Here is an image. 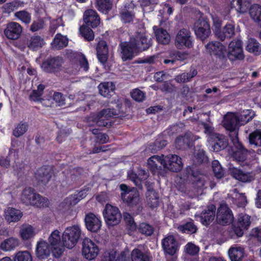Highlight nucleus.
Masks as SVG:
<instances>
[{"mask_svg": "<svg viewBox=\"0 0 261 261\" xmlns=\"http://www.w3.org/2000/svg\"><path fill=\"white\" fill-rule=\"evenodd\" d=\"M123 218L126 223L128 226L129 229L134 231L136 230L137 228V225L135 222H134L133 218L132 216L128 213H125L123 214Z\"/></svg>", "mask_w": 261, "mask_h": 261, "instance_id": "61", "label": "nucleus"}, {"mask_svg": "<svg viewBox=\"0 0 261 261\" xmlns=\"http://www.w3.org/2000/svg\"><path fill=\"white\" fill-rule=\"evenodd\" d=\"M248 139L250 144L257 148L258 153L261 154V130L257 129L250 133Z\"/></svg>", "mask_w": 261, "mask_h": 261, "instance_id": "29", "label": "nucleus"}, {"mask_svg": "<svg viewBox=\"0 0 261 261\" xmlns=\"http://www.w3.org/2000/svg\"><path fill=\"white\" fill-rule=\"evenodd\" d=\"M123 202L134 210L140 211L142 210V203L139 192L135 189L127 193L121 194Z\"/></svg>", "mask_w": 261, "mask_h": 261, "instance_id": "9", "label": "nucleus"}, {"mask_svg": "<svg viewBox=\"0 0 261 261\" xmlns=\"http://www.w3.org/2000/svg\"><path fill=\"white\" fill-rule=\"evenodd\" d=\"M249 14L251 19L258 25H261V6L253 5L249 9Z\"/></svg>", "mask_w": 261, "mask_h": 261, "instance_id": "41", "label": "nucleus"}, {"mask_svg": "<svg viewBox=\"0 0 261 261\" xmlns=\"http://www.w3.org/2000/svg\"><path fill=\"white\" fill-rule=\"evenodd\" d=\"M80 31L85 40L89 41L93 40L94 37V33L88 26H82L80 27Z\"/></svg>", "mask_w": 261, "mask_h": 261, "instance_id": "53", "label": "nucleus"}, {"mask_svg": "<svg viewBox=\"0 0 261 261\" xmlns=\"http://www.w3.org/2000/svg\"><path fill=\"white\" fill-rule=\"evenodd\" d=\"M97 56L101 63H105L108 59V48L106 42L101 41L98 42L97 48Z\"/></svg>", "mask_w": 261, "mask_h": 261, "instance_id": "31", "label": "nucleus"}, {"mask_svg": "<svg viewBox=\"0 0 261 261\" xmlns=\"http://www.w3.org/2000/svg\"><path fill=\"white\" fill-rule=\"evenodd\" d=\"M246 49L248 52L252 53L256 56L261 54V45L253 38H250L248 40Z\"/></svg>", "mask_w": 261, "mask_h": 261, "instance_id": "39", "label": "nucleus"}, {"mask_svg": "<svg viewBox=\"0 0 261 261\" xmlns=\"http://www.w3.org/2000/svg\"><path fill=\"white\" fill-rule=\"evenodd\" d=\"M244 115L238 116L233 113H228L225 115L223 124L227 130L230 131V135L234 137L235 134L238 137V130L239 126L245 125L252 120L251 117H249L248 119H244Z\"/></svg>", "mask_w": 261, "mask_h": 261, "instance_id": "3", "label": "nucleus"}, {"mask_svg": "<svg viewBox=\"0 0 261 261\" xmlns=\"http://www.w3.org/2000/svg\"><path fill=\"white\" fill-rule=\"evenodd\" d=\"M185 250L187 253L191 255H195L198 253L199 248L195 244L189 243L185 246Z\"/></svg>", "mask_w": 261, "mask_h": 261, "instance_id": "62", "label": "nucleus"}, {"mask_svg": "<svg viewBox=\"0 0 261 261\" xmlns=\"http://www.w3.org/2000/svg\"><path fill=\"white\" fill-rule=\"evenodd\" d=\"M194 30L196 36L202 40L207 38L211 33L209 23L203 19H199L195 23Z\"/></svg>", "mask_w": 261, "mask_h": 261, "instance_id": "14", "label": "nucleus"}, {"mask_svg": "<svg viewBox=\"0 0 261 261\" xmlns=\"http://www.w3.org/2000/svg\"><path fill=\"white\" fill-rule=\"evenodd\" d=\"M230 138L233 145L238 149V150L234 151L232 155L233 158L237 162L245 161L246 159L247 150L245 149L239 142L237 134H235L234 137L230 135Z\"/></svg>", "mask_w": 261, "mask_h": 261, "instance_id": "21", "label": "nucleus"}, {"mask_svg": "<svg viewBox=\"0 0 261 261\" xmlns=\"http://www.w3.org/2000/svg\"><path fill=\"white\" fill-rule=\"evenodd\" d=\"M85 222L87 229L92 232H97L101 226V222L99 218L91 213L86 215Z\"/></svg>", "mask_w": 261, "mask_h": 261, "instance_id": "22", "label": "nucleus"}, {"mask_svg": "<svg viewBox=\"0 0 261 261\" xmlns=\"http://www.w3.org/2000/svg\"><path fill=\"white\" fill-rule=\"evenodd\" d=\"M14 16L22 22L29 24L31 20V14L26 11H20L16 12Z\"/></svg>", "mask_w": 261, "mask_h": 261, "instance_id": "54", "label": "nucleus"}, {"mask_svg": "<svg viewBox=\"0 0 261 261\" xmlns=\"http://www.w3.org/2000/svg\"><path fill=\"white\" fill-rule=\"evenodd\" d=\"M147 204L151 208L156 207L159 205V196L158 193L152 189H148L146 193Z\"/></svg>", "mask_w": 261, "mask_h": 261, "instance_id": "40", "label": "nucleus"}, {"mask_svg": "<svg viewBox=\"0 0 261 261\" xmlns=\"http://www.w3.org/2000/svg\"><path fill=\"white\" fill-rule=\"evenodd\" d=\"M19 245L18 239L10 238L4 241L1 245V248L5 251H10L14 249Z\"/></svg>", "mask_w": 261, "mask_h": 261, "instance_id": "43", "label": "nucleus"}, {"mask_svg": "<svg viewBox=\"0 0 261 261\" xmlns=\"http://www.w3.org/2000/svg\"><path fill=\"white\" fill-rule=\"evenodd\" d=\"M68 40L66 37L60 34H57L55 37L52 45L56 49H61L68 44Z\"/></svg>", "mask_w": 261, "mask_h": 261, "instance_id": "45", "label": "nucleus"}, {"mask_svg": "<svg viewBox=\"0 0 261 261\" xmlns=\"http://www.w3.org/2000/svg\"><path fill=\"white\" fill-rule=\"evenodd\" d=\"M28 124L27 122H20L13 130V135L18 138L22 136L28 129Z\"/></svg>", "mask_w": 261, "mask_h": 261, "instance_id": "49", "label": "nucleus"}, {"mask_svg": "<svg viewBox=\"0 0 261 261\" xmlns=\"http://www.w3.org/2000/svg\"><path fill=\"white\" fill-rule=\"evenodd\" d=\"M164 158L162 159L158 155H153L148 160V164L151 167L156 169H161V166H164Z\"/></svg>", "mask_w": 261, "mask_h": 261, "instance_id": "48", "label": "nucleus"}, {"mask_svg": "<svg viewBox=\"0 0 261 261\" xmlns=\"http://www.w3.org/2000/svg\"><path fill=\"white\" fill-rule=\"evenodd\" d=\"M22 32V28L20 24L11 21L7 24L4 30V34L8 39L16 40L20 37Z\"/></svg>", "mask_w": 261, "mask_h": 261, "instance_id": "15", "label": "nucleus"}, {"mask_svg": "<svg viewBox=\"0 0 261 261\" xmlns=\"http://www.w3.org/2000/svg\"><path fill=\"white\" fill-rule=\"evenodd\" d=\"M63 61L59 57L49 58L43 62L41 67L46 72H56L60 70Z\"/></svg>", "mask_w": 261, "mask_h": 261, "instance_id": "16", "label": "nucleus"}, {"mask_svg": "<svg viewBox=\"0 0 261 261\" xmlns=\"http://www.w3.org/2000/svg\"><path fill=\"white\" fill-rule=\"evenodd\" d=\"M22 216V213L18 210L9 207L5 212L6 220L9 222L18 221Z\"/></svg>", "mask_w": 261, "mask_h": 261, "instance_id": "37", "label": "nucleus"}, {"mask_svg": "<svg viewBox=\"0 0 261 261\" xmlns=\"http://www.w3.org/2000/svg\"><path fill=\"white\" fill-rule=\"evenodd\" d=\"M250 224V216L243 214L239 215L237 222L238 226H241L243 229H248Z\"/></svg>", "mask_w": 261, "mask_h": 261, "instance_id": "50", "label": "nucleus"}, {"mask_svg": "<svg viewBox=\"0 0 261 261\" xmlns=\"http://www.w3.org/2000/svg\"><path fill=\"white\" fill-rule=\"evenodd\" d=\"M103 215L106 223L109 226L118 224L122 218L119 208L109 204H106Z\"/></svg>", "mask_w": 261, "mask_h": 261, "instance_id": "6", "label": "nucleus"}, {"mask_svg": "<svg viewBox=\"0 0 261 261\" xmlns=\"http://www.w3.org/2000/svg\"><path fill=\"white\" fill-rule=\"evenodd\" d=\"M130 95L132 98L138 102H141L145 98V93L138 88L134 89Z\"/></svg>", "mask_w": 261, "mask_h": 261, "instance_id": "59", "label": "nucleus"}, {"mask_svg": "<svg viewBox=\"0 0 261 261\" xmlns=\"http://www.w3.org/2000/svg\"><path fill=\"white\" fill-rule=\"evenodd\" d=\"M131 40H134L133 43L137 52L146 50L152 45L151 38L144 34H138L135 38H132Z\"/></svg>", "mask_w": 261, "mask_h": 261, "instance_id": "17", "label": "nucleus"}, {"mask_svg": "<svg viewBox=\"0 0 261 261\" xmlns=\"http://www.w3.org/2000/svg\"><path fill=\"white\" fill-rule=\"evenodd\" d=\"M235 33L234 25L232 23H228L225 25L223 31L221 32H216V36L222 41L224 40L225 38H231Z\"/></svg>", "mask_w": 261, "mask_h": 261, "instance_id": "38", "label": "nucleus"}, {"mask_svg": "<svg viewBox=\"0 0 261 261\" xmlns=\"http://www.w3.org/2000/svg\"><path fill=\"white\" fill-rule=\"evenodd\" d=\"M121 19L124 23H129L135 17V13L132 11L124 9L120 14Z\"/></svg>", "mask_w": 261, "mask_h": 261, "instance_id": "57", "label": "nucleus"}, {"mask_svg": "<svg viewBox=\"0 0 261 261\" xmlns=\"http://www.w3.org/2000/svg\"><path fill=\"white\" fill-rule=\"evenodd\" d=\"M84 20L88 26L97 27L100 23V18L96 12L90 9L86 11L84 15Z\"/></svg>", "mask_w": 261, "mask_h": 261, "instance_id": "27", "label": "nucleus"}, {"mask_svg": "<svg viewBox=\"0 0 261 261\" xmlns=\"http://www.w3.org/2000/svg\"><path fill=\"white\" fill-rule=\"evenodd\" d=\"M53 99L59 106L65 104V99L61 93L55 92L53 95Z\"/></svg>", "mask_w": 261, "mask_h": 261, "instance_id": "64", "label": "nucleus"}, {"mask_svg": "<svg viewBox=\"0 0 261 261\" xmlns=\"http://www.w3.org/2000/svg\"><path fill=\"white\" fill-rule=\"evenodd\" d=\"M159 3V0H141V6L144 11L147 7L149 11H152L154 6Z\"/></svg>", "mask_w": 261, "mask_h": 261, "instance_id": "60", "label": "nucleus"}, {"mask_svg": "<svg viewBox=\"0 0 261 261\" xmlns=\"http://www.w3.org/2000/svg\"><path fill=\"white\" fill-rule=\"evenodd\" d=\"M20 200L27 205H32L36 207H47L49 202L46 197H42L37 193L35 190L31 187H26L22 191Z\"/></svg>", "mask_w": 261, "mask_h": 261, "instance_id": "1", "label": "nucleus"}, {"mask_svg": "<svg viewBox=\"0 0 261 261\" xmlns=\"http://www.w3.org/2000/svg\"><path fill=\"white\" fill-rule=\"evenodd\" d=\"M179 230L187 233H193L197 230L196 226L193 222H190L178 227Z\"/></svg>", "mask_w": 261, "mask_h": 261, "instance_id": "58", "label": "nucleus"}, {"mask_svg": "<svg viewBox=\"0 0 261 261\" xmlns=\"http://www.w3.org/2000/svg\"><path fill=\"white\" fill-rule=\"evenodd\" d=\"M36 234L35 229L29 224H22L20 227L19 235L22 240L27 241Z\"/></svg>", "mask_w": 261, "mask_h": 261, "instance_id": "30", "label": "nucleus"}, {"mask_svg": "<svg viewBox=\"0 0 261 261\" xmlns=\"http://www.w3.org/2000/svg\"><path fill=\"white\" fill-rule=\"evenodd\" d=\"M227 57L230 61L242 60L244 59L242 42L239 39H234L229 44Z\"/></svg>", "mask_w": 261, "mask_h": 261, "instance_id": "7", "label": "nucleus"}, {"mask_svg": "<svg viewBox=\"0 0 261 261\" xmlns=\"http://www.w3.org/2000/svg\"><path fill=\"white\" fill-rule=\"evenodd\" d=\"M174 44L179 49H181L185 47H192L193 41L190 31L186 29H180L176 35Z\"/></svg>", "mask_w": 261, "mask_h": 261, "instance_id": "8", "label": "nucleus"}, {"mask_svg": "<svg viewBox=\"0 0 261 261\" xmlns=\"http://www.w3.org/2000/svg\"><path fill=\"white\" fill-rule=\"evenodd\" d=\"M228 253L231 261H242L244 257V250L241 247H231Z\"/></svg>", "mask_w": 261, "mask_h": 261, "instance_id": "36", "label": "nucleus"}, {"mask_svg": "<svg viewBox=\"0 0 261 261\" xmlns=\"http://www.w3.org/2000/svg\"><path fill=\"white\" fill-rule=\"evenodd\" d=\"M96 8L104 14H107L112 9L113 0H96Z\"/></svg>", "mask_w": 261, "mask_h": 261, "instance_id": "42", "label": "nucleus"}, {"mask_svg": "<svg viewBox=\"0 0 261 261\" xmlns=\"http://www.w3.org/2000/svg\"><path fill=\"white\" fill-rule=\"evenodd\" d=\"M99 92L103 97L111 96V93L115 89V84L112 82H105L101 83L98 86Z\"/></svg>", "mask_w": 261, "mask_h": 261, "instance_id": "34", "label": "nucleus"}, {"mask_svg": "<svg viewBox=\"0 0 261 261\" xmlns=\"http://www.w3.org/2000/svg\"><path fill=\"white\" fill-rule=\"evenodd\" d=\"M52 252V249L48 243L44 241H40L37 243L36 248V254L40 259L47 258Z\"/></svg>", "mask_w": 261, "mask_h": 261, "instance_id": "26", "label": "nucleus"}, {"mask_svg": "<svg viewBox=\"0 0 261 261\" xmlns=\"http://www.w3.org/2000/svg\"><path fill=\"white\" fill-rule=\"evenodd\" d=\"M216 210V206L214 204H211L207 206L206 209L202 211L199 218L203 225L207 226L213 221L215 217Z\"/></svg>", "mask_w": 261, "mask_h": 261, "instance_id": "24", "label": "nucleus"}, {"mask_svg": "<svg viewBox=\"0 0 261 261\" xmlns=\"http://www.w3.org/2000/svg\"><path fill=\"white\" fill-rule=\"evenodd\" d=\"M175 143L177 148L182 149L188 144L187 138L186 136H179L176 139Z\"/></svg>", "mask_w": 261, "mask_h": 261, "instance_id": "63", "label": "nucleus"}, {"mask_svg": "<svg viewBox=\"0 0 261 261\" xmlns=\"http://www.w3.org/2000/svg\"><path fill=\"white\" fill-rule=\"evenodd\" d=\"M132 261H150L149 255L138 249H134L131 253Z\"/></svg>", "mask_w": 261, "mask_h": 261, "instance_id": "46", "label": "nucleus"}, {"mask_svg": "<svg viewBox=\"0 0 261 261\" xmlns=\"http://www.w3.org/2000/svg\"><path fill=\"white\" fill-rule=\"evenodd\" d=\"M155 37L158 42L163 44H168L170 41V36L166 30L162 28H157L156 27H153Z\"/></svg>", "mask_w": 261, "mask_h": 261, "instance_id": "33", "label": "nucleus"}, {"mask_svg": "<svg viewBox=\"0 0 261 261\" xmlns=\"http://www.w3.org/2000/svg\"><path fill=\"white\" fill-rule=\"evenodd\" d=\"M119 115L117 111L114 109H105L92 116L91 118L98 126L109 127L111 125L110 119Z\"/></svg>", "mask_w": 261, "mask_h": 261, "instance_id": "5", "label": "nucleus"}, {"mask_svg": "<svg viewBox=\"0 0 261 261\" xmlns=\"http://www.w3.org/2000/svg\"><path fill=\"white\" fill-rule=\"evenodd\" d=\"M14 261H33L30 253L28 251H19L14 256Z\"/></svg>", "mask_w": 261, "mask_h": 261, "instance_id": "52", "label": "nucleus"}, {"mask_svg": "<svg viewBox=\"0 0 261 261\" xmlns=\"http://www.w3.org/2000/svg\"><path fill=\"white\" fill-rule=\"evenodd\" d=\"M206 51L211 55L220 59L224 57L226 50L225 47L220 42L212 41L205 45Z\"/></svg>", "mask_w": 261, "mask_h": 261, "instance_id": "20", "label": "nucleus"}, {"mask_svg": "<svg viewBox=\"0 0 261 261\" xmlns=\"http://www.w3.org/2000/svg\"><path fill=\"white\" fill-rule=\"evenodd\" d=\"M233 219L232 212L228 205L225 203L220 204L217 213V222L222 225L229 224L232 222Z\"/></svg>", "mask_w": 261, "mask_h": 261, "instance_id": "12", "label": "nucleus"}, {"mask_svg": "<svg viewBox=\"0 0 261 261\" xmlns=\"http://www.w3.org/2000/svg\"><path fill=\"white\" fill-rule=\"evenodd\" d=\"M24 3L19 0H14L11 2L6 3L3 6L4 12L10 13L15 10L23 6Z\"/></svg>", "mask_w": 261, "mask_h": 261, "instance_id": "47", "label": "nucleus"}, {"mask_svg": "<svg viewBox=\"0 0 261 261\" xmlns=\"http://www.w3.org/2000/svg\"><path fill=\"white\" fill-rule=\"evenodd\" d=\"M99 249L98 246L89 238H85L83 241L82 254L89 260L95 259L98 255Z\"/></svg>", "mask_w": 261, "mask_h": 261, "instance_id": "11", "label": "nucleus"}, {"mask_svg": "<svg viewBox=\"0 0 261 261\" xmlns=\"http://www.w3.org/2000/svg\"><path fill=\"white\" fill-rule=\"evenodd\" d=\"M44 44L43 38L38 35H34L27 39V44L28 48L36 50L42 47Z\"/></svg>", "mask_w": 261, "mask_h": 261, "instance_id": "32", "label": "nucleus"}, {"mask_svg": "<svg viewBox=\"0 0 261 261\" xmlns=\"http://www.w3.org/2000/svg\"><path fill=\"white\" fill-rule=\"evenodd\" d=\"M81 68L86 71L89 69L88 61L83 54L79 55L77 56L76 62L73 63L68 68V72L72 74H76Z\"/></svg>", "mask_w": 261, "mask_h": 261, "instance_id": "19", "label": "nucleus"}, {"mask_svg": "<svg viewBox=\"0 0 261 261\" xmlns=\"http://www.w3.org/2000/svg\"><path fill=\"white\" fill-rule=\"evenodd\" d=\"M53 171L50 167L43 166L39 168L35 173V178L38 183L46 185L50 180Z\"/></svg>", "mask_w": 261, "mask_h": 261, "instance_id": "23", "label": "nucleus"}, {"mask_svg": "<svg viewBox=\"0 0 261 261\" xmlns=\"http://www.w3.org/2000/svg\"><path fill=\"white\" fill-rule=\"evenodd\" d=\"M250 4V0H232L231 6L240 13H244Z\"/></svg>", "mask_w": 261, "mask_h": 261, "instance_id": "44", "label": "nucleus"}, {"mask_svg": "<svg viewBox=\"0 0 261 261\" xmlns=\"http://www.w3.org/2000/svg\"><path fill=\"white\" fill-rule=\"evenodd\" d=\"M186 174L193 177L192 182V190L188 194L189 196L193 198L199 195L203 188L207 177L201 174L195 165L189 166L186 169Z\"/></svg>", "mask_w": 261, "mask_h": 261, "instance_id": "2", "label": "nucleus"}, {"mask_svg": "<svg viewBox=\"0 0 261 261\" xmlns=\"http://www.w3.org/2000/svg\"><path fill=\"white\" fill-rule=\"evenodd\" d=\"M48 244L52 249V253L54 257L59 258L64 251L63 247L61 245L60 232L56 229L51 232L48 238Z\"/></svg>", "mask_w": 261, "mask_h": 261, "instance_id": "10", "label": "nucleus"}, {"mask_svg": "<svg viewBox=\"0 0 261 261\" xmlns=\"http://www.w3.org/2000/svg\"><path fill=\"white\" fill-rule=\"evenodd\" d=\"M230 172L233 178L243 182H250L254 179V176L251 173L244 172L237 168L230 169Z\"/></svg>", "mask_w": 261, "mask_h": 261, "instance_id": "28", "label": "nucleus"}, {"mask_svg": "<svg viewBox=\"0 0 261 261\" xmlns=\"http://www.w3.org/2000/svg\"><path fill=\"white\" fill-rule=\"evenodd\" d=\"M139 232L147 236H150L154 232L153 227L146 223H141L138 228Z\"/></svg>", "mask_w": 261, "mask_h": 261, "instance_id": "56", "label": "nucleus"}, {"mask_svg": "<svg viewBox=\"0 0 261 261\" xmlns=\"http://www.w3.org/2000/svg\"><path fill=\"white\" fill-rule=\"evenodd\" d=\"M164 167L172 172H178L183 167L181 159L176 154H169L164 158Z\"/></svg>", "mask_w": 261, "mask_h": 261, "instance_id": "13", "label": "nucleus"}, {"mask_svg": "<svg viewBox=\"0 0 261 261\" xmlns=\"http://www.w3.org/2000/svg\"><path fill=\"white\" fill-rule=\"evenodd\" d=\"M133 40L130 39L129 42H121L120 44L121 58L124 61L132 59L134 53L137 52Z\"/></svg>", "mask_w": 261, "mask_h": 261, "instance_id": "18", "label": "nucleus"}, {"mask_svg": "<svg viewBox=\"0 0 261 261\" xmlns=\"http://www.w3.org/2000/svg\"><path fill=\"white\" fill-rule=\"evenodd\" d=\"M44 86L42 84H40L38 86L37 90H34L32 93L30 95V99L31 100L34 101H39L42 100L41 96L43 94V90L44 89Z\"/></svg>", "mask_w": 261, "mask_h": 261, "instance_id": "51", "label": "nucleus"}, {"mask_svg": "<svg viewBox=\"0 0 261 261\" xmlns=\"http://www.w3.org/2000/svg\"><path fill=\"white\" fill-rule=\"evenodd\" d=\"M163 248L165 252L170 255H173L178 249L177 241L172 236L164 238L162 241Z\"/></svg>", "mask_w": 261, "mask_h": 261, "instance_id": "25", "label": "nucleus"}, {"mask_svg": "<svg viewBox=\"0 0 261 261\" xmlns=\"http://www.w3.org/2000/svg\"><path fill=\"white\" fill-rule=\"evenodd\" d=\"M81 233V229L78 225L67 227L62 236L64 246L69 249L73 248L80 239Z\"/></svg>", "mask_w": 261, "mask_h": 261, "instance_id": "4", "label": "nucleus"}, {"mask_svg": "<svg viewBox=\"0 0 261 261\" xmlns=\"http://www.w3.org/2000/svg\"><path fill=\"white\" fill-rule=\"evenodd\" d=\"M215 141L212 148L214 151L218 152L224 149L228 145L225 137L222 135L216 134L214 135Z\"/></svg>", "mask_w": 261, "mask_h": 261, "instance_id": "35", "label": "nucleus"}, {"mask_svg": "<svg viewBox=\"0 0 261 261\" xmlns=\"http://www.w3.org/2000/svg\"><path fill=\"white\" fill-rule=\"evenodd\" d=\"M212 168L215 176L218 178H221L224 175V170L222 168L219 162L215 160L212 162Z\"/></svg>", "mask_w": 261, "mask_h": 261, "instance_id": "55", "label": "nucleus"}]
</instances>
